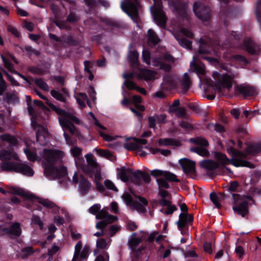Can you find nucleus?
<instances>
[{"mask_svg":"<svg viewBox=\"0 0 261 261\" xmlns=\"http://www.w3.org/2000/svg\"><path fill=\"white\" fill-rule=\"evenodd\" d=\"M34 81L35 84L41 89L45 91L48 90V86L47 84L41 78L35 79Z\"/></svg>","mask_w":261,"mask_h":261,"instance_id":"obj_52","label":"nucleus"},{"mask_svg":"<svg viewBox=\"0 0 261 261\" xmlns=\"http://www.w3.org/2000/svg\"><path fill=\"white\" fill-rule=\"evenodd\" d=\"M245 152L247 154L253 156L261 153V143L248 144Z\"/></svg>","mask_w":261,"mask_h":261,"instance_id":"obj_28","label":"nucleus"},{"mask_svg":"<svg viewBox=\"0 0 261 261\" xmlns=\"http://www.w3.org/2000/svg\"><path fill=\"white\" fill-rule=\"evenodd\" d=\"M85 5L88 7L90 10H92L98 6L97 0H83Z\"/></svg>","mask_w":261,"mask_h":261,"instance_id":"obj_62","label":"nucleus"},{"mask_svg":"<svg viewBox=\"0 0 261 261\" xmlns=\"http://www.w3.org/2000/svg\"><path fill=\"white\" fill-rule=\"evenodd\" d=\"M156 181L159 186V189H169L170 186L166 179L163 178H156Z\"/></svg>","mask_w":261,"mask_h":261,"instance_id":"obj_54","label":"nucleus"},{"mask_svg":"<svg viewBox=\"0 0 261 261\" xmlns=\"http://www.w3.org/2000/svg\"><path fill=\"white\" fill-rule=\"evenodd\" d=\"M164 177L170 181L172 182H179L180 180L177 178V176L169 171H165L164 174Z\"/></svg>","mask_w":261,"mask_h":261,"instance_id":"obj_48","label":"nucleus"},{"mask_svg":"<svg viewBox=\"0 0 261 261\" xmlns=\"http://www.w3.org/2000/svg\"><path fill=\"white\" fill-rule=\"evenodd\" d=\"M239 187V184L237 181H231L229 183V185L228 188H227V190L231 193V195L232 194L231 193L238 192V188Z\"/></svg>","mask_w":261,"mask_h":261,"instance_id":"obj_51","label":"nucleus"},{"mask_svg":"<svg viewBox=\"0 0 261 261\" xmlns=\"http://www.w3.org/2000/svg\"><path fill=\"white\" fill-rule=\"evenodd\" d=\"M201 168L210 171H213L219 167V164L217 162L211 160H204L200 163Z\"/></svg>","mask_w":261,"mask_h":261,"instance_id":"obj_33","label":"nucleus"},{"mask_svg":"<svg viewBox=\"0 0 261 261\" xmlns=\"http://www.w3.org/2000/svg\"><path fill=\"white\" fill-rule=\"evenodd\" d=\"M234 205L233 210L235 212H248L249 205L254 204V200L251 196H241L239 194H232Z\"/></svg>","mask_w":261,"mask_h":261,"instance_id":"obj_8","label":"nucleus"},{"mask_svg":"<svg viewBox=\"0 0 261 261\" xmlns=\"http://www.w3.org/2000/svg\"><path fill=\"white\" fill-rule=\"evenodd\" d=\"M191 84L190 79L188 74L185 73L184 74L183 79L181 82V88L183 93L185 94L189 91Z\"/></svg>","mask_w":261,"mask_h":261,"instance_id":"obj_38","label":"nucleus"},{"mask_svg":"<svg viewBox=\"0 0 261 261\" xmlns=\"http://www.w3.org/2000/svg\"><path fill=\"white\" fill-rule=\"evenodd\" d=\"M212 76L216 81L211 85L214 89L219 92H221L223 88L227 89L228 91L230 90L232 86L233 77L227 73L221 74L217 71H214Z\"/></svg>","mask_w":261,"mask_h":261,"instance_id":"obj_6","label":"nucleus"},{"mask_svg":"<svg viewBox=\"0 0 261 261\" xmlns=\"http://www.w3.org/2000/svg\"><path fill=\"white\" fill-rule=\"evenodd\" d=\"M59 121L63 129L69 130L72 134H74L75 133L76 128L73 123L65 118H61L60 117H59Z\"/></svg>","mask_w":261,"mask_h":261,"instance_id":"obj_31","label":"nucleus"},{"mask_svg":"<svg viewBox=\"0 0 261 261\" xmlns=\"http://www.w3.org/2000/svg\"><path fill=\"white\" fill-rule=\"evenodd\" d=\"M100 204H95L89 208V212L90 213H96V212H108V208L106 210L102 209L100 210Z\"/></svg>","mask_w":261,"mask_h":261,"instance_id":"obj_59","label":"nucleus"},{"mask_svg":"<svg viewBox=\"0 0 261 261\" xmlns=\"http://www.w3.org/2000/svg\"><path fill=\"white\" fill-rule=\"evenodd\" d=\"M119 172L118 176L119 178L123 182H128L129 178L128 175H133V181L134 180L135 171L132 168H126L125 167H122L118 169Z\"/></svg>","mask_w":261,"mask_h":261,"instance_id":"obj_22","label":"nucleus"},{"mask_svg":"<svg viewBox=\"0 0 261 261\" xmlns=\"http://www.w3.org/2000/svg\"><path fill=\"white\" fill-rule=\"evenodd\" d=\"M103 22L105 23L107 25L114 27L115 28H119L121 27V24L119 22L110 18L105 19L103 20Z\"/></svg>","mask_w":261,"mask_h":261,"instance_id":"obj_56","label":"nucleus"},{"mask_svg":"<svg viewBox=\"0 0 261 261\" xmlns=\"http://www.w3.org/2000/svg\"><path fill=\"white\" fill-rule=\"evenodd\" d=\"M154 76V72L147 69H142L140 70V73L139 76L141 79L144 80L145 81H149L153 79Z\"/></svg>","mask_w":261,"mask_h":261,"instance_id":"obj_36","label":"nucleus"},{"mask_svg":"<svg viewBox=\"0 0 261 261\" xmlns=\"http://www.w3.org/2000/svg\"><path fill=\"white\" fill-rule=\"evenodd\" d=\"M261 6V0H258L256 3L255 7V16L256 17V19L261 26V12L260 11V8Z\"/></svg>","mask_w":261,"mask_h":261,"instance_id":"obj_50","label":"nucleus"},{"mask_svg":"<svg viewBox=\"0 0 261 261\" xmlns=\"http://www.w3.org/2000/svg\"><path fill=\"white\" fill-rule=\"evenodd\" d=\"M152 13L156 23L162 28H165L167 18L165 12L161 8H154Z\"/></svg>","mask_w":261,"mask_h":261,"instance_id":"obj_17","label":"nucleus"},{"mask_svg":"<svg viewBox=\"0 0 261 261\" xmlns=\"http://www.w3.org/2000/svg\"><path fill=\"white\" fill-rule=\"evenodd\" d=\"M236 144L235 141L232 139L229 140L227 143L226 150L229 155L231 156V159H229V164H231L237 167H246L251 169L254 168V165L251 162L246 160L237 159V158H240L242 156V153L235 149L234 146Z\"/></svg>","mask_w":261,"mask_h":261,"instance_id":"obj_4","label":"nucleus"},{"mask_svg":"<svg viewBox=\"0 0 261 261\" xmlns=\"http://www.w3.org/2000/svg\"><path fill=\"white\" fill-rule=\"evenodd\" d=\"M1 138L3 141H7L10 144L16 146L18 144V141L13 136L9 134H4L1 136Z\"/></svg>","mask_w":261,"mask_h":261,"instance_id":"obj_41","label":"nucleus"},{"mask_svg":"<svg viewBox=\"0 0 261 261\" xmlns=\"http://www.w3.org/2000/svg\"><path fill=\"white\" fill-rule=\"evenodd\" d=\"M159 195L161 197V199L152 201V206L153 208L160 207V212H174L177 210L175 205L172 204L170 200L166 199L169 195L167 191L163 189H159Z\"/></svg>","mask_w":261,"mask_h":261,"instance_id":"obj_5","label":"nucleus"},{"mask_svg":"<svg viewBox=\"0 0 261 261\" xmlns=\"http://www.w3.org/2000/svg\"><path fill=\"white\" fill-rule=\"evenodd\" d=\"M197 62V58L195 56L193 57V61L190 63V67L193 68V71L199 75H204L205 70L204 65Z\"/></svg>","mask_w":261,"mask_h":261,"instance_id":"obj_27","label":"nucleus"},{"mask_svg":"<svg viewBox=\"0 0 261 261\" xmlns=\"http://www.w3.org/2000/svg\"><path fill=\"white\" fill-rule=\"evenodd\" d=\"M9 203L12 205H21L26 207L25 204L23 203L24 199L21 201L19 198L15 196H12L9 200Z\"/></svg>","mask_w":261,"mask_h":261,"instance_id":"obj_53","label":"nucleus"},{"mask_svg":"<svg viewBox=\"0 0 261 261\" xmlns=\"http://www.w3.org/2000/svg\"><path fill=\"white\" fill-rule=\"evenodd\" d=\"M29 71L33 74L42 75H44L45 71L42 69L39 68L37 66H31L29 68Z\"/></svg>","mask_w":261,"mask_h":261,"instance_id":"obj_61","label":"nucleus"},{"mask_svg":"<svg viewBox=\"0 0 261 261\" xmlns=\"http://www.w3.org/2000/svg\"><path fill=\"white\" fill-rule=\"evenodd\" d=\"M150 53L149 51L144 49L142 51V60L144 62L148 65H150Z\"/></svg>","mask_w":261,"mask_h":261,"instance_id":"obj_55","label":"nucleus"},{"mask_svg":"<svg viewBox=\"0 0 261 261\" xmlns=\"http://www.w3.org/2000/svg\"><path fill=\"white\" fill-rule=\"evenodd\" d=\"M54 23L60 29L68 30L70 29V27L67 25L66 20H56L54 21Z\"/></svg>","mask_w":261,"mask_h":261,"instance_id":"obj_58","label":"nucleus"},{"mask_svg":"<svg viewBox=\"0 0 261 261\" xmlns=\"http://www.w3.org/2000/svg\"><path fill=\"white\" fill-rule=\"evenodd\" d=\"M243 47L247 52L252 55H258L260 53L258 46L251 39L249 38H246L244 39Z\"/></svg>","mask_w":261,"mask_h":261,"instance_id":"obj_19","label":"nucleus"},{"mask_svg":"<svg viewBox=\"0 0 261 261\" xmlns=\"http://www.w3.org/2000/svg\"><path fill=\"white\" fill-rule=\"evenodd\" d=\"M207 128L209 130H214L217 133H222L225 132L224 127L219 123H209L207 124Z\"/></svg>","mask_w":261,"mask_h":261,"instance_id":"obj_40","label":"nucleus"},{"mask_svg":"<svg viewBox=\"0 0 261 261\" xmlns=\"http://www.w3.org/2000/svg\"><path fill=\"white\" fill-rule=\"evenodd\" d=\"M3 231L7 234H11L13 236L18 237L21 233L20 224L18 222H15L10 226L9 228H4Z\"/></svg>","mask_w":261,"mask_h":261,"instance_id":"obj_32","label":"nucleus"},{"mask_svg":"<svg viewBox=\"0 0 261 261\" xmlns=\"http://www.w3.org/2000/svg\"><path fill=\"white\" fill-rule=\"evenodd\" d=\"M193 10L196 17L203 21H207L210 20L212 14L210 8L199 2L194 3Z\"/></svg>","mask_w":261,"mask_h":261,"instance_id":"obj_9","label":"nucleus"},{"mask_svg":"<svg viewBox=\"0 0 261 261\" xmlns=\"http://www.w3.org/2000/svg\"><path fill=\"white\" fill-rule=\"evenodd\" d=\"M70 152L71 155L74 158H76L79 157L82 154V149L79 147L74 146L70 149Z\"/></svg>","mask_w":261,"mask_h":261,"instance_id":"obj_64","label":"nucleus"},{"mask_svg":"<svg viewBox=\"0 0 261 261\" xmlns=\"http://www.w3.org/2000/svg\"><path fill=\"white\" fill-rule=\"evenodd\" d=\"M126 142L124 144V147L127 150H137L140 149V145L147 143V141L144 139L137 138L135 137H127Z\"/></svg>","mask_w":261,"mask_h":261,"instance_id":"obj_14","label":"nucleus"},{"mask_svg":"<svg viewBox=\"0 0 261 261\" xmlns=\"http://www.w3.org/2000/svg\"><path fill=\"white\" fill-rule=\"evenodd\" d=\"M141 242V238H134L129 242V245L132 249L135 250L136 248L139 245Z\"/></svg>","mask_w":261,"mask_h":261,"instance_id":"obj_63","label":"nucleus"},{"mask_svg":"<svg viewBox=\"0 0 261 261\" xmlns=\"http://www.w3.org/2000/svg\"><path fill=\"white\" fill-rule=\"evenodd\" d=\"M219 195L220 197H219L215 192H212L210 194V198L215 206L218 208H220L221 207V205L219 202L220 200L221 199L223 200L226 198H228L230 197V195H226L224 193H219Z\"/></svg>","mask_w":261,"mask_h":261,"instance_id":"obj_30","label":"nucleus"},{"mask_svg":"<svg viewBox=\"0 0 261 261\" xmlns=\"http://www.w3.org/2000/svg\"><path fill=\"white\" fill-rule=\"evenodd\" d=\"M50 109L51 111L56 112L59 115V117L61 118H65L72 123H74L76 124L80 123V120L73 114L66 111L65 110L57 107L54 104H49Z\"/></svg>","mask_w":261,"mask_h":261,"instance_id":"obj_16","label":"nucleus"},{"mask_svg":"<svg viewBox=\"0 0 261 261\" xmlns=\"http://www.w3.org/2000/svg\"><path fill=\"white\" fill-rule=\"evenodd\" d=\"M179 164L181 166L184 173L189 178L195 179L197 176L196 170V163L188 158H182L179 160Z\"/></svg>","mask_w":261,"mask_h":261,"instance_id":"obj_11","label":"nucleus"},{"mask_svg":"<svg viewBox=\"0 0 261 261\" xmlns=\"http://www.w3.org/2000/svg\"><path fill=\"white\" fill-rule=\"evenodd\" d=\"M201 45L199 46L198 54L199 55L200 57L203 59L207 60L212 65H216L219 63L218 60L214 57H207L205 55L210 54L211 50L206 43H204V40L201 39Z\"/></svg>","mask_w":261,"mask_h":261,"instance_id":"obj_12","label":"nucleus"},{"mask_svg":"<svg viewBox=\"0 0 261 261\" xmlns=\"http://www.w3.org/2000/svg\"><path fill=\"white\" fill-rule=\"evenodd\" d=\"M121 197L127 206L137 211L138 212H147L146 206L148 205V202L145 198L137 195L136 197L138 200H135L128 192H124Z\"/></svg>","mask_w":261,"mask_h":261,"instance_id":"obj_7","label":"nucleus"},{"mask_svg":"<svg viewBox=\"0 0 261 261\" xmlns=\"http://www.w3.org/2000/svg\"><path fill=\"white\" fill-rule=\"evenodd\" d=\"M79 188L82 195L87 194L91 188V183L82 174L80 175Z\"/></svg>","mask_w":261,"mask_h":261,"instance_id":"obj_23","label":"nucleus"},{"mask_svg":"<svg viewBox=\"0 0 261 261\" xmlns=\"http://www.w3.org/2000/svg\"><path fill=\"white\" fill-rule=\"evenodd\" d=\"M96 214V218L99 219L100 221L96 224L97 229H103L109 223H111L117 220L116 217L108 215V213H95ZM104 232L102 230L100 232H97L94 233L96 237H100L103 236Z\"/></svg>","mask_w":261,"mask_h":261,"instance_id":"obj_10","label":"nucleus"},{"mask_svg":"<svg viewBox=\"0 0 261 261\" xmlns=\"http://www.w3.org/2000/svg\"><path fill=\"white\" fill-rule=\"evenodd\" d=\"M190 150L202 156H207L210 154L208 150L203 147H191Z\"/></svg>","mask_w":261,"mask_h":261,"instance_id":"obj_44","label":"nucleus"},{"mask_svg":"<svg viewBox=\"0 0 261 261\" xmlns=\"http://www.w3.org/2000/svg\"><path fill=\"white\" fill-rule=\"evenodd\" d=\"M96 247L100 249H107L109 247V245L105 239H99L96 241Z\"/></svg>","mask_w":261,"mask_h":261,"instance_id":"obj_57","label":"nucleus"},{"mask_svg":"<svg viewBox=\"0 0 261 261\" xmlns=\"http://www.w3.org/2000/svg\"><path fill=\"white\" fill-rule=\"evenodd\" d=\"M51 95L56 100L62 102H66V97L60 91L53 89L50 91Z\"/></svg>","mask_w":261,"mask_h":261,"instance_id":"obj_43","label":"nucleus"},{"mask_svg":"<svg viewBox=\"0 0 261 261\" xmlns=\"http://www.w3.org/2000/svg\"><path fill=\"white\" fill-rule=\"evenodd\" d=\"M214 156L224 169H225L229 173H232L231 170L226 166L227 164H229V159L227 157L225 153L220 152H215Z\"/></svg>","mask_w":261,"mask_h":261,"instance_id":"obj_26","label":"nucleus"},{"mask_svg":"<svg viewBox=\"0 0 261 261\" xmlns=\"http://www.w3.org/2000/svg\"><path fill=\"white\" fill-rule=\"evenodd\" d=\"M220 3V18L225 23L231 12L229 6V0H218Z\"/></svg>","mask_w":261,"mask_h":261,"instance_id":"obj_20","label":"nucleus"},{"mask_svg":"<svg viewBox=\"0 0 261 261\" xmlns=\"http://www.w3.org/2000/svg\"><path fill=\"white\" fill-rule=\"evenodd\" d=\"M87 164L81 166L82 171L89 177L93 178L94 176V182H100L101 180V171L100 167L94 159L93 155L88 153L85 155Z\"/></svg>","mask_w":261,"mask_h":261,"instance_id":"obj_3","label":"nucleus"},{"mask_svg":"<svg viewBox=\"0 0 261 261\" xmlns=\"http://www.w3.org/2000/svg\"><path fill=\"white\" fill-rule=\"evenodd\" d=\"M179 44L183 47L189 50L192 49V42L185 37L176 38Z\"/></svg>","mask_w":261,"mask_h":261,"instance_id":"obj_42","label":"nucleus"},{"mask_svg":"<svg viewBox=\"0 0 261 261\" xmlns=\"http://www.w3.org/2000/svg\"><path fill=\"white\" fill-rule=\"evenodd\" d=\"M36 140L41 146H45L47 143L46 138L39 131H37L36 133Z\"/></svg>","mask_w":261,"mask_h":261,"instance_id":"obj_49","label":"nucleus"},{"mask_svg":"<svg viewBox=\"0 0 261 261\" xmlns=\"http://www.w3.org/2000/svg\"><path fill=\"white\" fill-rule=\"evenodd\" d=\"M63 42L70 46H77L79 45V41L71 36L65 37Z\"/></svg>","mask_w":261,"mask_h":261,"instance_id":"obj_46","label":"nucleus"},{"mask_svg":"<svg viewBox=\"0 0 261 261\" xmlns=\"http://www.w3.org/2000/svg\"><path fill=\"white\" fill-rule=\"evenodd\" d=\"M147 35L149 45L155 46L160 42V38L153 30L149 29L147 31Z\"/></svg>","mask_w":261,"mask_h":261,"instance_id":"obj_34","label":"nucleus"},{"mask_svg":"<svg viewBox=\"0 0 261 261\" xmlns=\"http://www.w3.org/2000/svg\"><path fill=\"white\" fill-rule=\"evenodd\" d=\"M193 216L189 213H180L179 216V220L176 222L179 228H183L189 222H192Z\"/></svg>","mask_w":261,"mask_h":261,"instance_id":"obj_29","label":"nucleus"},{"mask_svg":"<svg viewBox=\"0 0 261 261\" xmlns=\"http://www.w3.org/2000/svg\"><path fill=\"white\" fill-rule=\"evenodd\" d=\"M11 193L15 195L21 196L24 198L23 203L25 204L27 208L29 204V202H28L33 198V194L24 192L18 188H13L11 189Z\"/></svg>","mask_w":261,"mask_h":261,"instance_id":"obj_24","label":"nucleus"},{"mask_svg":"<svg viewBox=\"0 0 261 261\" xmlns=\"http://www.w3.org/2000/svg\"><path fill=\"white\" fill-rule=\"evenodd\" d=\"M17 164L12 162H6L2 163L1 168L3 170L5 171H14L16 172Z\"/></svg>","mask_w":261,"mask_h":261,"instance_id":"obj_39","label":"nucleus"},{"mask_svg":"<svg viewBox=\"0 0 261 261\" xmlns=\"http://www.w3.org/2000/svg\"><path fill=\"white\" fill-rule=\"evenodd\" d=\"M142 179L146 184H148L151 181V178L148 173L140 170L135 171L134 182L136 185H139L141 183Z\"/></svg>","mask_w":261,"mask_h":261,"instance_id":"obj_21","label":"nucleus"},{"mask_svg":"<svg viewBox=\"0 0 261 261\" xmlns=\"http://www.w3.org/2000/svg\"><path fill=\"white\" fill-rule=\"evenodd\" d=\"M139 5H136V4L130 3V5H128L129 10H126L123 6H122V8L123 11L130 17L133 21L137 24V27L140 28L139 23L140 18L138 12Z\"/></svg>","mask_w":261,"mask_h":261,"instance_id":"obj_18","label":"nucleus"},{"mask_svg":"<svg viewBox=\"0 0 261 261\" xmlns=\"http://www.w3.org/2000/svg\"><path fill=\"white\" fill-rule=\"evenodd\" d=\"M82 242L80 241L75 246V250L72 261H81L88 258L89 247L85 246L82 249Z\"/></svg>","mask_w":261,"mask_h":261,"instance_id":"obj_13","label":"nucleus"},{"mask_svg":"<svg viewBox=\"0 0 261 261\" xmlns=\"http://www.w3.org/2000/svg\"><path fill=\"white\" fill-rule=\"evenodd\" d=\"M63 151L55 149H44L42 156L44 159L42 167L45 176L53 179L60 178L67 174V169L64 166L59 168L55 164L60 162L64 157Z\"/></svg>","mask_w":261,"mask_h":261,"instance_id":"obj_1","label":"nucleus"},{"mask_svg":"<svg viewBox=\"0 0 261 261\" xmlns=\"http://www.w3.org/2000/svg\"><path fill=\"white\" fill-rule=\"evenodd\" d=\"M236 93L243 95L244 98L248 96H254L257 94V89L249 85L240 84L234 87Z\"/></svg>","mask_w":261,"mask_h":261,"instance_id":"obj_15","label":"nucleus"},{"mask_svg":"<svg viewBox=\"0 0 261 261\" xmlns=\"http://www.w3.org/2000/svg\"><path fill=\"white\" fill-rule=\"evenodd\" d=\"M29 202L28 209L34 211H42V206L46 210H51V212H66V210L64 207H61L56 205L54 202L48 199H44L37 197L33 195V198Z\"/></svg>","mask_w":261,"mask_h":261,"instance_id":"obj_2","label":"nucleus"},{"mask_svg":"<svg viewBox=\"0 0 261 261\" xmlns=\"http://www.w3.org/2000/svg\"><path fill=\"white\" fill-rule=\"evenodd\" d=\"M194 144L201 146V147H206L208 145V142L207 140L201 137H197L191 140Z\"/></svg>","mask_w":261,"mask_h":261,"instance_id":"obj_47","label":"nucleus"},{"mask_svg":"<svg viewBox=\"0 0 261 261\" xmlns=\"http://www.w3.org/2000/svg\"><path fill=\"white\" fill-rule=\"evenodd\" d=\"M24 152L27 156L28 159L31 162H35L37 157V153L27 148L24 149Z\"/></svg>","mask_w":261,"mask_h":261,"instance_id":"obj_45","label":"nucleus"},{"mask_svg":"<svg viewBox=\"0 0 261 261\" xmlns=\"http://www.w3.org/2000/svg\"><path fill=\"white\" fill-rule=\"evenodd\" d=\"M139 55L136 50L129 51L128 59L132 67H137L139 66Z\"/></svg>","mask_w":261,"mask_h":261,"instance_id":"obj_35","label":"nucleus"},{"mask_svg":"<svg viewBox=\"0 0 261 261\" xmlns=\"http://www.w3.org/2000/svg\"><path fill=\"white\" fill-rule=\"evenodd\" d=\"M160 146H179L180 145L179 141L172 138L160 139L158 141Z\"/></svg>","mask_w":261,"mask_h":261,"instance_id":"obj_37","label":"nucleus"},{"mask_svg":"<svg viewBox=\"0 0 261 261\" xmlns=\"http://www.w3.org/2000/svg\"><path fill=\"white\" fill-rule=\"evenodd\" d=\"M79 17L74 12H70L66 19L69 23H75L79 20Z\"/></svg>","mask_w":261,"mask_h":261,"instance_id":"obj_60","label":"nucleus"},{"mask_svg":"<svg viewBox=\"0 0 261 261\" xmlns=\"http://www.w3.org/2000/svg\"><path fill=\"white\" fill-rule=\"evenodd\" d=\"M16 172L20 173L28 176H32L34 174L33 169L24 163L17 164Z\"/></svg>","mask_w":261,"mask_h":261,"instance_id":"obj_25","label":"nucleus"}]
</instances>
